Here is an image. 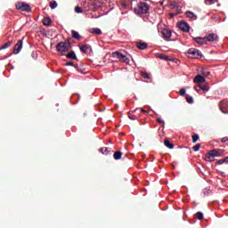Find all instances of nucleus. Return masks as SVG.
<instances>
[{
	"label": "nucleus",
	"instance_id": "nucleus-1",
	"mask_svg": "<svg viewBox=\"0 0 228 228\" xmlns=\"http://www.w3.org/2000/svg\"><path fill=\"white\" fill-rule=\"evenodd\" d=\"M149 10H151V5L142 1L137 2L136 6L134 8V12L136 15L147 14L149 13Z\"/></svg>",
	"mask_w": 228,
	"mask_h": 228
},
{
	"label": "nucleus",
	"instance_id": "nucleus-2",
	"mask_svg": "<svg viewBox=\"0 0 228 228\" xmlns=\"http://www.w3.org/2000/svg\"><path fill=\"white\" fill-rule=\"evenodd\" d=\"M185 54L188 58H193V59L202 58V53H200V51L195 48L189 49Z\"/></svg>",
	"mask_w": 228,
	"mask_h": 228
},
{
	"label": "nucleus",
	"instance_id": "nucleus-3",
	"mask_svg": "<svg viewBox=\"0 0 228 228\" xmlns=\"http://www.w3.org/2000/svg\"><path fill=\"white\" fill-rule=\"evenodd\" d=\"M56 51L61 53V56H65L67 52H69V48L67 47V43L60 42L56 45Z\"/></svg>",
	"mask_w": 228,
	"mask_h": 228
},
{
	"label": "nucleus",
	"instance_id": "nucleus-4",
	"mask_svg": "<svg viewBox=\"0 0 228 228\" xmlns=\"http://www.w3.org/2000/svg\"><path fill=\"white\" fill-rule=\"evenodd\" d=\"M112 58H117V60H119V61H123V63H129V58H127V56L122 54L119 52H113Z\"/></svg>",
	"mask_w": 228,
	"mask_h": 228
},
{
	"label": "nucleus",
	"instance_id": "nucleus-5",
	"mask_svg": "<svg viewBox=\"0 0 228 228\" xmlns=\"http://www.w3.org/2000/svg\"><path fill=\"white\" fill-rule=\"evenodd\" d=\"M16 10H20L21 12H31V6L24 2H19L16 4Z\"/></svg>",
	"mask_w": 228,
	"mask_h": 228
},
{
	"label": "nucleus",
	"instance_id": "nucleus-6",
	"mask_svg": "<svg viewBox=\"0 0 228 228\" xmlns=\"http://www.w3.org/2000/svg\"><path fill=\"white\" fill-rule=\"evenodd\" d=\"M139 112V115H142V113H147L146 110H144L143 109H135L132 113L129 112L128 114V118H130V120H136V118H138V116L136 115V113Z\"/></svg>",
	"mask_w": 228,
	"mask_h": 228
},
{
	"label": "nucleus",
	"instance_id": "nucleus-7",
	"mask_svg": "<svg viewBox=\"0 0 228 228\" xmlns=\"http://www.w3.org/2000/svg\"><path fill=\"white\" fill-rule=\"evenodd\" d=\"M224 152H225V150L214 149V150L209 151L208 154L210 156H214L215 158H220V156H224Z\"/></svg>",
	"mask_w": 228,
	"mask_h": 228
},
{
	"label": "nucleus",
	"instance_id": "nucleus-8",
	"mask_svg": "<svg viewBox=\"0 0 228 228\" xmlns=\"http://www.w3.org/2000/svg\"><path fill=\"white\" fill-rule=\"evenodd\" d=\"M177 26H178L179 29H181V31H183L184 33H188V31H190V25H188L183 20L178 22Z\"/></svg>",
	"mask_w": 228,
	"mask_h": 228
},
{
	"label": "nucleus",
	"instance_id": "nucleus-9",
	"mask_svg": "<svg viewBox=\"0 0 228 228\" xmlns=\"http://www.w3.org/2000/svg\"><path fill=\"white\" fill-rule=\"evenodd\" d=\"M22 40H19L17 42V44L14 45L13 47V54H19V53H20L21 49H22Z\"/></svg>",
	"mask_w": 228,
	"mask_h": 228
},
{
	"label": "nucleus",
	"instance_id": "nucleus-10",
	"mask_svg": "<svg viewBox=\"0 0 228 228\" xmlns=\"http://www.w3.org/2000/svg\"><path fill=\"white\" fill-rule=\"evenodd\" d=\"M207 42H216L218 40V36L215 33H210L205 37Z\"/></svg>",
	"mask_w": 228,
	"mask_h": 228
},
{
	"label": "nucleus",
	"instance_id": "nucleus-11",
	"mask_svg": "<svg viewBox=\"0 0 228 228\" xmlns=\"http://www.w3.org/2000/svg\"><path fill=\"white\" fill-rule=\"evenodd\" d=\"M194 42H196V44H199V45H206V44H208V41L206 40V37H193Z\"/></svg>",
	"mask_w": 228,
	"mask_h": 228
},
{
	"label": "nucleus",
	"instance_id": "nucleus-12",
	"mask_svg": "<svg viewBox=\"0 0 228 228\" xmlns=\"http://www.w3.org/2000/svg\"><path fill=\"white\" fill-rule=\"evenodd\" d=\"M227 107H228L227 102H225V101H221V102H219V110H220L223 113H228Z\"/></svg>",
	"mask_w": 228,
	"mask_h": 228
},
{
	"label": "nucleus",
	"instance_id": "nucleus-13",
	"mask_svg": "<svg viewBox=\"0 0 228 228\" xmlns=\"http://www.w3.org/2000/svg\"><path fill=\"white\" fill-rule=\"evenodd\" d=\"M75 69H77V72H79L80 74H86V69H85V64L82 62L77 64L75 66Z\"/></svg>",
	"mask_w": 228,
	"mask_h": 228
},
{
	"label": "nucleus",
	"instance_id": "nucleus-14",
	"mask_svg": "<svg viewBox=\"0 0 228 228\" xmlns=\"http://www.w3.org/2000/svg\"><path fill=\"white\" fill-rule=\"evenodd\" d=\"M162 37L164 38H170V37H172V31L168 28H164L162 30Z\"/></svg>",
	"mask_w": 228,
	"mask_h": 228
},
{
	"label": "nucleus",
	"instance_id": "nucleus-15",
	"mask_svg": "<svg viewBox=\"0 0 228 228\" xmlns=\"http://www.w3.org/2000/svg\"><path fill=\"white\" fill-rule=\"evenodd\" d=\"M79 49L81 51V53H84L85 54H86V53H88L89 49H92V46L90 45H83L79 46Z\"/></svg>",
	"mask_w": 228,
	"mask_h": 228
},
{
	"label": "nucleus",
	"instance_id": "nucleus-16",
	"mask_svg": "<svg viewBox=\"0 0 228 228\" xmlns=\"http://www.w3.org/2000/svg\"><path fill=\"white\" fill-rule=\"evenodd\" d=\"M185 15L188 19H193V20H197L198 19L197 15L191 11L185 12Z\"/></svg>",
	"mask_w": 228,
	"mask_h": 228
},
{
	"label": "nucleus",
	"instance_id": "nucleus-17",
	"mask_svg": "<svg viewBox=\"0 0 228 228\" xmlns=\"http://www.w3.org/2000/svg\"><path fill=\"white\" fill-rule=\"evenodd\" d=\"M66 58L69 60H77V56L76 55V52L71 51L68 54H66Z\"/></svg>",
	"mask_w": 228,
	"mask_h": 228
},
{
	"label": "nucleus",
	"instance_id": "nucleus-18",
	"mask_svg": "<svg viewBox=\"0 0 228 228\" xmlns=\"http://www.w3.org/2000/svg\"><path fill=\"white\" fill-rule=\"evenodd\" d=\"M205 81H206V78H204V77H202L200 75H197L194 77V83L200 84V83H204Z\"/></svg>",
	"mask_w": 228,
	"mask_h": 228
},
{
	"label": "nucleus",
	"instance_id": "nucleus-19",
	"mask_svg": "<svg viewBox=\"0 0 228 228\" xmlns=\"http://www.w3.org/2000/svg\"><path fill=\"white\" fill-rule=\"evenodd\" d=\"M72 38H75V40H81L82 37L79 35V32L76 30L71 31Z\"/></svg>",
	"mask_w": 228,
	"mask_h": 228
},
{
	"label": "nucleus",
	"instance_id": "nucleus-20",
	"mask_svg": "<svg viewBox=\"0 0 228 228\" xmlns=\"http://www.w3.org/2000/svg\"><path fill=\"white\" fill-rule=\"evenodd\" d=\"M147 46H148L147 43H142V42L136 43V47L138 49H141V50L147 49Z\"/></svg>",
	"mask_w": 228,
	"mask_h": 228
},
{
	"label": "nucleus",
	"instance_id": "nucleus-21",
	"mask_svg": "<svg viewBox=\"0 0 228 228\" xmlns=\"http://www.w3.org/2000/svg\"><path fill=\"white\" fill-rule=\"evenodd\" d=\"M53 22V20H51L49 17L44 18L43 19V25L44 26H51Z\"/></svg>",
	"mask_w": 228,
	"mask_h": 228
},
{
	"label": "nucleus",
	"instance_id": "nucleus-22",
	"mask_svg": "<svg viewBox=\"0 0 228 228\" xmlns=\"http://www.w3.org/2000/svg\"><path fill=\"white\" fill-rule=\"evenodd\" d=\"M89 32L94 33V35H102V30L97 28L89 29Z\"/></svg>",
	"mask_w": 228,
	"mask_h": 228
},
{
	"label": "nucleus",
	"instance_id": "nucleus-23",
	"mask_svg": "<svg viewBox=\"0 0 228 228\" xmlns=\"http://www.w3.org/2000/svg\"><path fill=\"white\" fill-rule=\"evenodd\" d=\"M122 151H116V152H114V154H113V158H114V159H116V160H118V159H122Z\"/></svg>",
	"mask_w": 228,
	"mask_h": 228
},
{
	"label": "nucleus",
	"instance_id": "nucleus-24",
	"mask_svg": "<svg viewBox=\"0 0 228 228\" xmlns=\"http://www.w3.org/2000/svg\"><path fill=\"white\" fill-rule=\"evenodd\" d=\"M164 145H166L167 149H174V143L170 142L168 139L164 140Z\"/></svg>",
	"mask_w": 228,
	"mask_h": 228
},
{
	"label": "nucleus",
	"instance_id": "nucleus-25",
	"mask_svg": "<svg viewBox=\"0 0 228 228\" xmlns=\"http://www.w3.org/2000/svg\"><path fill=\"white\" fill-rule=\"evenodd\" d=\"M12 44H13L12 41H8L4 45L0 46V51H3V49H8V47L12 46Z\"/></svg>",
	"mask_w": 228,
	"mask_h": 228
},
{
	"label": "nucleus",
	"instance_id": "nucleus-26",
	"mask_svg": "<svg viewBox=\"0 0 228 228\" xmlns=\"http://www.w3.org/2000/svg\"><path fill=\"white\" fill-rule=\"evenodd\" d=\"M157 58H159V60H164L165 61H168V55L163 53H157Z\"/></svg>",
	"mask_w": 228,
	"mask_h": 228
},
{
	"label": "nucleus",
	"instance_id": "nucleus-27",
	"mask_svg": "<svg viewBox=\"0 0 228 228\" xmlns=\"http://www.w3.org/2000/svg\"><path fill=\"white\" fill-rule=\"evenodd\" d=\"M200 90H203V92H209V86L208 85H199Z\"/></svg>",
	"mask_w": 228,
	"mask_h": 228
},
{
	"label": "nucleus",
	"instance_id": "nucleus-28",
	"mask_svg": "<svg viewBox=\"0 0 228 228\" xmlns=\"http://www.w3.org/2000/svg\"><path fill=\"white\" fill-rule=\"evenodd\" d=\"M113 154V150L111 148H105L104 149V155L105 156H111Z\"/></svg>",
	"mask_w": 228,
	"mask_h": 228
},
{
	"label": "nucleus",
	"instance_id": "nucleus-29",
	"mask_svg": "<svg viewBox=\"0 0 228 228\" xmlns=\"http://www.w3.org/2000/svg\"><path fill=\"white\" fill-rule=\"evenodd\" d=\"M50 8L52 10H54L55 8H58V3L54 0L50 2Z\"/></svg>",
	"mask_w": 228,
	"mask_h": 228
},
{
	"label": "nucleus",
	"instance_id": "nucleus-30",
	"mask_svg": "<svg viewBox=\"0 0 228 228\" xmlns=\"http://www.w3.org/2000/svg\"><path fill=\"white\" fill-rule=\"evenodd\" d=\"M208 154V155L205 157V161H215V156L210 155L209 152Z\"/></svg>",
	"mask_w": 228,
	"mask_h": 228
},
{
	"label": "nucleus",
	"instance_id": "nucleus-31",
	"mask_svg": "<svg viewBox=\"0 0 228 228\" xmlns=\"http://www.w3.org/2000/svg\"><path fill=\"white\" fill-rule=\"evenodd\" d=\"M195 216L198 220H204V214H202V212H197Z\"/></svg>",
	"mask_w": 228,
	"mask_h": 228
},
{
	"label": "nucleus",
	"instance_id": "nucleus-32",
	"mask_svg": "<svg viewBox=\"0 0 228 228\" xmlns=\"http://www.w3.org/2000/svg\"><path fill=\"white\" fill-rule=\"evenodd\" d=\"M185 99L189 104H193V97L187 94Z\"/></svg>",
	"mask_w": 228,
	"mask_h": 228
},
{
	"label": "nucleus",
	"instance_id": "nucleus-33",
	"mask_svg": "<svg viewBox=\"0 0 228 228\" xmlns=\"http://www.w3.org/2000/svg\"><path fill=\"white\" fill-rule=\"evenodd\" d=\"M75 12H76V13H83V9L81 7H79V5H77L75 7Z\"/></svg>",
	"mask_w": 228,
	"mask_h": 228
},
{
	"label": "nucleus",
	"instance_id": "nucleus-34",
	"mask_svg": "<svg viewBox=\"0 0 228 228\" xmlns=\"http://www.w3.org/2000/svg\"><path fill=\"white\" fill-rule=\"evenodd\" d=\"M202 74H203V76H205V77H208V76H209L211 74V72L208 71V69H203Z\"/></svg>",
	"mask_w": 228,
	"mask_h": 228
},
{
	"label": "nucleus",
	"instance_id": "nucleus-35",
	"mask_svg": "<svg viewBox=\"0 0 228 228\" xmlns=\"http://www.w3.org/2000/svg\"><path fill=\"white\" fill-rule=\"evenodd\" d=\"M192 150L194 151V152H198V151L200 150V143H198L195 146H193Z\"/></svg>",
	"mask_w": 228,
	"mask_h": 228
},
{
	"label": "nucleus",
	"instance_id": "nucleus-36",
	"mask_svg": "<svg viewBox=\"0 0 228 228\" xmlns=\"http://www.w3.org/2000/svg\"><path fill=\"white\" fill-rule=\"evenodd\" d=\"M199 141V134L192 135V143H197Z\"/></svg>",
	"mask_w": 228,
	"mask_h": 228
},
{
	"label": "nucleus",
	"instance_id": "nucleus-37",
	"mask_svg": "<svg viewBox=\"0 0 228 228\" xmlns=\"http://www.w3.org/2000/svg\"><path fill=\"white\" fill-rule=\"evenodd\" d=\"M141 76L142 77H143L144 79H149V73L147 72H141Z\"/></svg>",
	"mask_w": 228,
	"mask_h": 228
},
{
	"label": "nucleus",
	"instance_id": "nucleus-38",
	"mask_svg": "<svg viewBox=\"0 0 228 228\" xmlns=\"http://www.w3.org/2000/svg\"><path fill=\"white\" fill-rule=\"evenodd\" d=\"M66 67H75L76 68V65L77 64H74V61H68L66 62Z\"/></svg>",
	"mask_w": 228,
	"mask_h": 228
},
{
	"label": "nucleus",
	"instance_id": "nucleus-39",
	"mask_svg": "<svg viewBox=\"0 0 228 228\" xmlns=\"http://www.w3.org/2000/svg\"><path fill=\"white\" fill-rule=\"evenodd\" d=\"M179 94L182 96L186 95V89H184V88L180 89Z\"/></svg>",
	"mask_w": 228,
	"mask_h": 228
},
{
	"label": "nucleus",
	"instance_id": "nucleus-40",
	"mask_svg": "<svg viewBox=\"0 0 228 228\" xmlns=\"http://www.w3.org/2000/svg\"><path fill=\"white\" fill-rule=\"evenodd\" d=\"M158 124H161L162 126H165V121L161 119V118H157Z\"/></svg>",
	"mask_w": 228,
	"mask_h": 228
},
{
	"label": "nucleus",
	"instance_id": "nucleus-41",
	"mask_svg": "<svg viewBox=\"0 0 228 228\" xmlns=\"http://www.w3.org/2000/svg\"><path fill=\"white\" fill-rule=\"evenodd\" d=\"M224 159H219L217 162H216V165H224Z\"/></svg>",
	"mask_w": 228,
	"mask_h": 228
},
{
	"label": "nucleus",
	"instance_id": "nucleus-42",
	"mask_svg": "<svg viewBox=\"0 0 228 228\" xmlns=\"http://www.w3.org/2000/svg\"><path fill=\"white\" fill-rule=\"evenodd\" d=\"M175 15H179V12H171L169 14V16L171 17V19H173V17H175Z\"/></svg>",
	"mask_w": 228,
	"mask_h": 228
},
{
	"label": "nucleus",
	"instance_id": "nucleus-43",
	"mask_svg": "<svg viewBox=\"0 0 228 228\" xmlns=\"http://www.w3.org/2000/svg\"><path fill=\"white\" fill-rule=\"evenodd\" d=\"M221 142H222V143H225V142H228V137H227V136L223 137V138L221 139Z\"/></svg>",
	"mask_w": 228,
	"mask_h": 228
},
{
	"label": "nucleus",
	"instance_id": "nucleus-44",
	"mask_svg": "<svg viewBox=\"0 0 228 228\" xmlns=\"http://www.w3.org/2000/svg\"><path fill=\"white\" fill-rule=\"evenodd\" d=\"M104 149H105V148H100V149H99V152H101L102 154H104Z\"/></svg>",
	"mask_w": 228,
	"mask_h": 228
},
{
	"label": "nucleus",
	"instance_id": "nucleus-45",
	"mask_svg": "<svg viewBox=\"0 0 228 228\" xmlns=\"http://www.w3.org/2000/svg\"><path fill=\"white\" fill-rule=\"evenodd\" d=\"M224 163H228V157H225L224 159H223Z\"/></svg>",
	"mask_w": 228,
	"mask_h": 228
},
{
	"label": "nucleus",
	"instance_id": "nucleus-46",
	"mask_svg": "<svg viewBox=\"0 0 228 228\" xmlns=\"http://www.w3.org/2000/svg\"><path fill=\"white\" fill-rule=\"evenodd\" d=\"M194 90H196V92H199V86H194Z\"/></svg>",
	"mask_w": 228,
	"mask_h": 228
},
{
	"label": "nucleus",
	"instance_id": "nucleus-47",
	"mask_svg": "<svg viewBox=\"0 0 228 228\" xmlns=\"http://www.w3.org/2000/svg\"><path fill=\"white\" fill-rule=\"evenodd\" d=\"M208 1H209L210 3H213V0H208Z\"/></svg>",
	"mask_w": 228,
	"mask_h": 228
}]
</instances>
